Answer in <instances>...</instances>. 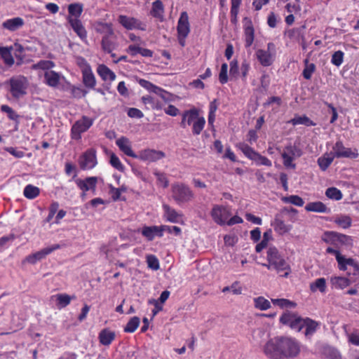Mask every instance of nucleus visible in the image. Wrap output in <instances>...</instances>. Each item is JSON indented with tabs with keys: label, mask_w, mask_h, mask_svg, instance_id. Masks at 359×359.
Masks as SVG:
<instances>
[{
	"label": "nucleus",
	"mask_w": 359,
	"mask_h": 359,
	"mask_svg": "<svg viewBox=\"0 0 359 359\" xmlns=\"http://www.w3.org/2000/svg\"><path fill=\"white\" fill-rule=\"evenodd\" d=\"M262 350L269 359H292L299 355L301 343L294 337L276 336L269 339Z\"/></svg>",
	"instance_id": "nucleus-1"
},
{
	"label": "nucleus",
	"mask_w": 359,
	"mask_h": 359,
	"mask_svg": "<svg viewBox=\"0 0 359 359\" xmlns=\"http://www.w3.org/2000/svg\"><path fill=\"white\" fill-rule=\"evenodd\" d=\"M267 263L262 265L270 271H275L280 276L287 278L291 273V267L285 258L280 255L278 250L274 247H269L266 252Z\"/></svg>",
	"instance_id": "nucleus-2"
},
{
	"label": "nucleus",
	"mask_w": 359,
	"mask_h": 359,
	"mask_svg": "<svg viewBox=\"0 0 359 359\" xmlns=\"http://www.w3.org/2000/svg\"><path fill=\"white\" fill-rule=\"evenodd\" d=\"M205 125V119L200 116L199 109L193 107L185 110L182 115L180 126L185 128L187 126H192V133L194 135H198L203 131Z\"/></svg>",
	"instance_id": "nucleus-3"
},
{
	"label": "nucleus",
	"mask_w": 359,
	"mask_h": 359,
	"mask_svg": "<svg viewBox=\"0 0 359 359\" xmlns=\"http://www.w3.org/2000/svg\"><path fill=\"white\" fill-rule=\"evenodd\" d=\"M321 239L327 244L333 245L338 250L341 247H351L353 245V238L351 236L338 233L333 231H325Z\"/></svg>",
	"instance_id": "nucleus-4"
},
{
	"label": "nucleus",
	"mask_w": 359,
	"mask_h": 359,
	"mask_svg": "<svg viewBox=\"0 0 359 359\" xmlns=\"http://www.w3.org/2000/svg\"><path fill=\"white\" fill-rule=\"evenodd\" d=\"M171 193L173 200L178 205L187 203L194 198V193L191 189L182 182H175L171 185Z\"/></svg>",
	"instance_id": "nucleus-5"
},
{
	"label": "nucleus",
	"mask_w": 359,
	"mask_h": 359,
	"mask_svg": "<svg viewBox=\"0 0 359 359\" xmlns=\"http://www.w3.org/2000/svg\"><path fill=\"white\" fill-rule=\"evenodd\" d=\"M236 147L241 150L248 158L253 161L257 165L272 166V162L270 159L262 156L248 144L239 142L236 144Z\"/></svg>",
	"instance_id": "nucleus-6"
},
{
	"label": "nucleus",
	"mask_w": 359,
	"mask_h": 359,
	"mask_svg": "<svg viewBox=\"0 0 359 359\" xmlns=\"http://www.w3.org/2000/svg\"><path fill=\"white\" fill-rule=\"evenodd\" d=\"M76 173L73 177L76 187L81 191V198L84 199L88 191H92L93 194L96 191L97 184L98 182L97 177H87L85 179L76 178Z\"/></svg>",
	"instance_id": "nucleus-7"
},
{
	"label": "nucleus",
	"mask_w": 359,
	"mask_h": 359,
	"mask_svg": "<svg viewBox=\"0 0 359 359\" xmlns=\"http://www.w3.org/2000/svg\"><path fill=\"white\" fill-rule=\"evenodd\" d=\"M93 124V119L83 116L81 119L77 120L72 126L71 138L74 140H80L81 134L86 132Z\"/></svg>",
	"instance_id": "nucleus-8"
},
{
	"label": "nucleus",
	"mask_w": 359,
	"mask_h": 359,
	"mask_svg": "<svg viewBox=\"0 0 359 359\" xmlns=\"http://www.w3.org/2000/svg\"><path fill=\"white\" fill-rule=\"evenodd\" d=\"M177 39L182 47L185 46L186 38L190 33L189 15L186 11L181 13L177 25Z\"/></svg>",
	"instance_id": "nucleus-9"
},
{
	"label": "nucleus",
	"mask_w": 359,
	"mask_h": 359,
	"mask_svg": "<svg viewBox=\"0 0 359 359\" xmlns=\"http://www.w3.org/2000/svg\"><path fill=\"white\" fill-rule=\"evenodd\" d=\"M302 155V150L295 145H287L281 154L283 165L287 168L295 169L296 165L293 161Z\"/></svg>",
	"instance_id": "nucleus-10"
},
{
	"label": "nucleus",
	"mask_w": 359,
	"mask_h": 359,
	"mask_svg": "<svg viewBox=\"0 0 359 359\" xmlns=\"http://www.w3.org/2000/svg\"><path fill=\"white\" fill-rule=\"evenodd\" d=\"M118 22L127 30L137 29L145 31L147 29V24L134 17L120 15L118 18Z\"/></svg>",
	"instance_id": "nucleus-11"
},
{
	"label": "nucleus",
	"mask_w": 359,
	"mask_h": 359,
	"mask_svg": "<svg viewBox=\"0 0 359 359\" xmlns=\"http://www.w3.org/2000/svg\"><path fill=\"white\" fill-rule=\"evenodd\" d=\"M213 221L219 225L226 224V220L231 216V212L228 207L215 205L210 212Z\"/></svg>",
	"instance_id": "nucleus-12"
},
{
	"label": "nucleus",
	"mask_w": 359,
	"mask_h": 359,
	"mask_svg": "<svg viewBox=\"0 0 359 359\" xmlns=\"http://www.w3.org/2000/svg\"><path fill=\"white\" fill-rule=\"evenodd\" d=\"M97 163L96 151L93 149L86 150L79 159L80 168L83 170H91Z\"/></svg>",
	"instance_id": "nucleus-13"
},
{
	"label": "nucleus",
	"mask_w": 359,
	"mask_h": 359,
	"mask_svg": "<svg viewBox=\"0 0 359 359\" xmlns=\"http://www.w3.org/2000/svg\"><path fill=\"white\" fill-rule=\"evenodd\" d=\"M61 245L59 244H54L51 246L44 248L33 254L29 255L26 257L25 261L29 264H35L38 261H41L46 257L53 252L60 249Z\"/></svg>",
	"instance_id": "nucleus-14"
},
{
	"label": "nucleus",
	"mask_w": 359,
	"mask_h": 359,
	"mask_svg": "<svg viewBox=\"0 0 359 359\" xmlns=\"http://www.w3.org/2000/svg\"><path fill=\"white\" fill-rule=\"evenodd\" d=\"M332 149L334 151L332 156H334V158H355L359 156L356 149H355V151H352L351 148L345 147L341 140L336 142Z\"/></svg>",
	"instance_id": "nucleus-15"
},
{
	"label": "nucleus",
	"mask_w": 359,
	"mask_h": 359,
	"mask_svg": "<svg viewBox=\"0 0 359 359\" xmlns=\"http://www.w3.org/2000/svg\"><path fill=\"white\" fill-rule=\"evenodd\" d=\"M10 92L14 98H20L26 94L25 78L10 79Z\"/></svg>",
	"instance_id": "nucleus-16"
},
{
	"label": "nucleus",
	"mask_w": 359,
	"mask_h": 359,
	"mask_svg": "<svg viewBox=\"0 0 359 359\" xmlns=\"http://www.w3.org/2000/svg\"><path fill=\"white\" fill-rule=\"evenodd\" d=\"M165 154L163 151L151 149H146L140 151L135 158L143 161L155 162L163 158Z\"/></svg>",
	"instance_id": "nucleus-17"
},
{
	"label": "nucleus",
	"mask_w": 359,
	"mask_h": 359,
	"mask_svg": "<svg viewBox=\"0 0 359 359\" xmlns=\"http://www.w3.org/2000/svg\"><path fill=\"white\" fill-rule=\"evenodd\" d=\"M273 43L267 44V50L258 49L256 53V57L259 63L264 67H269L272 65L273 59L270 50L274 48Z\"/></svg>",
	"instance_id": "nucleus-18"
},
{
	"label": "nucleus",
	"mask_w": 359,
	"mask_h": 359,
	"mask_svg": "<svg viewBox=\"0 0 359 359\" xmlns=\"http://www.w3.org/2000/svg\"><path fill=\"white\" fill-rule=\"evenodd\" d=\"M326 253L334 255L338 263V268L340 271H346L347 266H351L354 264V259L352 258H346L343 256L339 250L334 249V248L328 247L326 249Z\"/></svg>",
	"instance_id": "nucleus-19"
},
{
	"label": "nucleus",
	"mask_w": 359,
	"mask_h": 359,
	"mask_svg": "<svg viewBox=\"0 0 359 359\" xmlns=\"http://www.w3.org/2000/svg\"><path fill=\"white\" fill-rule=\"evenodd\" d=\"M141 233L148 241H153L156 236L158 238L163 236L161 225L144 226L141 229Z\"/></svg>",
	"instance_id": "nucleus-20"
},
{
	"label": "nucleus",
	"mask_w": 359,
	"mask_h": 359,
	"mask_svg": "<svg viewBox=\"0 0 359 359\" xmlns=\"http://www.w3.org/2000/svg\"><path fill=\"white\" fill-rule=\"evenodd\" d=\"M67 20L78 36L83 41L86 40L87 38V31L81 21L78 18H74L72 17H67Z\"/></svg>",
	"instance_id": "nucleus-21"
},
{
	"label": "nucleus",
	"mask_w": 359,
	"mask_h": 359,
	"mask_svg": "<svg viewBox=\"0 0 359 359\" xmlns=\"http://www.w3.org/2000/svg\"><path fill=\"white\" fill-rule=\"evenodd\" d=\"M162 207L164 211L163 217L166 221L172 223H179L182 219L183 215L169 205L163 204Z\"/></svg>",
	"instance_id": "nucleus-22"
},
{
	"label": "nucleus",
	"mask_w": 359,
	"mask_h": 359,
	"mask_svg": "<svg viewBox=\"0 0 359 359\" xmlns=\"http://www.w3.org/2000/svg\"><path fill=\"white\" fill-rule=\"evenodd\" d=\"M119 149L128 156L135 158L137 154L133 151L130 140L126 137H121L116 141Z\"/></svg>",
	"instance_id": "nucleus-23"
},
{
	"label": "nucleus",
	"mask_w": 359,
	"mask_h": 359,
	"mask_svg": "<svg viewBox=\"0 0 359 359\" xmlns=\"http://www.w3.org/2000/svg\"><path fill=\"white\" fill-rule=\"evenodd\" d=\"M116 36L115 33H112V35L110 34L102 36L101 41V46L102 49L107 53H111L116 48Z\"/></svg>",
	"instance_id": "nucleus-24"
},
{
	"label": "nucleus",
	"mask_w": 359,
	"mask_h": 359,
	"mask_svg": "<svg viewBox=\"0 0 359 359\" xmlns=\"http://www.w3.org/2000/svg\"><path fill=\"white\" fill-rule=\"evenodd\" d=\"M140 85L143 87L144 88L147 89L149 92H152L158 95H159L161 97H162L163 100H166L167 98L165 96V94L167 93L165 90L162 89L161 88L154 85L151 82L145 80V79H140L139 81Z\"/></svg>",
	"instance_id": "nucleus-25"
},
{
	"label": "nucleus",
	"mask_w": 359,
	"mask_h": 359,
	"mask_svg": "<svg viewBox=\"0 0 359 359\" xmlns=\"http://www.w3.org/2000/svg\"><path fill=\"white\" fill-rule=\"evenodd\" d=\"M24 25V20L20 17H16L5 20L2 24V27L11 32H15L20 29Z\"/></svg>",
	"instance_id": "nucleus-26"
},
{
	"label": "nucleus",
	"mask_w": 359,
	"mask_h": 359,
	"mask_svg": "<svg viewBox=\"0 0 359 359\" xmlns=\"http://www.w3.org/2000/svg\"><path fill=\"white\" fill-rule=\"evenodd\" d=\"M43 76L45 83L50 87L56 88L60 84V74L53 70L46 71Z\"/></svg>",
	"instance_id": "nucleus-27"
},
{
	"label": "nucleus",
	"mask_w": 359,
	"mask_h": 359,
	"mask_svg": "<svg viewBox=\"0 0 359 359\" xmlns=\"http://www.w3.org/2000/svg\"><path fill=\"white\" fill-rule=\"evenodd\" d=\"M116 334L109 328L102 330L98 335L100 343L104 346H109L115 339Z\"/></svg>",
	"instance_id": "nucleus-28"
},
{
	"label": "nucleus",
	"mask_w": 359,
	"mask_h": 359,
	"mask_svg": "<svg viewBox=\"0 0 359 359\" xmlns=\"http://www.w3.org/2000/svg\"><path fill=\"white\" fill-rule=\"evenodd\" d=\"M320 326V323L310 318L304 319L303 327H305L304 334L306 337H311L316 332Z\"/></svg>",
	"instance_id": "nucleus-29"
},
{
	"label": "nucleus",
	"mask_w": 359,
	"mask_h": 359,
	"mask_svg": "<svg viewBox=\"0 0 359 359\" xmlns=\"http://www.w3.org/2000/svg\"><path fill=\"white\" fill-rule=\"evenodd\" d=\"M305 26L301 27H296L289 29L285 32V35L292 41H299L300 40L304 41V30Z\"/></svg>",
	"instance_id": "nucleus-30"
},
{
	"label": "nucleus",
	"mask_w": 359,
	"mask_h": 359,
	"mask_svg": "<svg viewBox=\"0 0 359 359\" xmlns=\"http://www.w3.org/2000/svg\"><path fill=\"white\" fill-rule=\"evenodd\" d=\"M97 72L103 81H113L116 77L115 73L105 65H100L97 67Z\"/></svg>",
	"instance_id": "nucleus-31"
},
{
	"label": "nucleus",
	"mask_w": 359,
	"mask_h": 359,
	"mask_svg": "<svg viewBox=\"0 0 359 359\" xmlns=\"http://www.w3.org/2000/svg\"><path fill=\"white\" fill-rule=\"evenodd\" d=\"M330 283L332 288L343 290L350 285L351 280L346 277L334 276L331 278Z\"/></svg>",
	"instance_id": "nucleus-32"
},
{
	"label": "nucleus",
	"mask_w": 359,
	"mask_h": 359,
	"mask_svg": "<svg viewBox=\"0 0 359 359\" xmlns=\"http://www.w3.org/2000/svg\"><path fill=\"white\" fill-rule=\"evenodd\" d=\"M52 298H55L56 305L58 309H61L67 306L71 301L75 299V296L71 297L66 293H60L53 296Z\"/></svg>",
	"instance_id": "nucleus-33"
},
{
	"label": "nucleus",
	"mask_w": 359,
	"mask_h": 359,
	"mask_svg": "<svg viewBox=\"0 0 359 359\" xmlns=\"http://www.w3.org/2000/svg\"><path fill=\"white\" fill-rule=\"evenodd\" d=\"M305 210L308 212L325 213L329 212V208L321 201L311 202L306 204Z\"/></svg>",
	"instance_id": "nucleus-34"
},
{
	"label": "nucleus",
	"mask_w": 359,
	"mask_h": 359,
	"mask_svg": "<svg viewBox=\"0 0 359 359\" xmlns=\"http://www.w3.org/2000/svg\"><path fill=\"white\" fill-rule=\"evenodd\" d=\"M273 226L275 231L280 235L288 233L292 228L291 224H287L283 220L277 217L274 219Z\"/></svg>",
	"instance_id": "nucleus-35"
},
{
	"label": "nucleus",
	"mask_w": 359,
	"mask_h": 359,
	"mask_svg": "<svg viewBox=\"0 0 359 359\" xmlns=\"http://www.w3.org/2000/svg\"><path fill=\"white\" fill-rule=\"evenodd\" d=\"M310 290L312 292H316L317 291L320 292L324 294L326 292L327 290V284L326 280L325 278H319L315 280V281L312 282L309 285Z\"/></svg>",
	"instance_id": "nucleus-36"
},
{
	"label": "nucleus",
	"mask_w": 359,
	"mask_h": 359,
	"mask_svg": "<svg viewBox=\"0 0 359 359\" xmlns=\"http://www.w3.org/2000/svg\"><path fill=\"white\" fill-rule=\"evenodd\" d=\"M164 13V6L161 0H156L152 3V7L150 11L151 15L154 18L163 20Z\"/></svg>",
	"instance_id": "nucleus-37"
},
{
	"label": "nucleus",
	"mask_w": 359,
	"mask_h": 359,
	"mask_svg": "<svg viewBox=\"0 0 359 359\" xmlns=\"http://www.w3.org/2000/svg\"><path fill=\"white\" fill-rule=\"evenodd\" d=\"M82 81L83 85L88 88L94 89L96 86V79L92 69L82 73Z\"/></svg>",
	"instance_id": "nucleus-38"
},
{
	"label": "nucleus",
	"mask_w": 359,
	"mask_h": 359,
	"mask_svg": "<svg viewBox=\"0 0 359 359\" xmlns=\"http://www.w3.org/2000/svg\"><path fill=\"white\" fill-rule=\"evenodd\" d=\"M96 32L102 34L103 36L112 35L114 32L113 25L111 23L97 22L95 25Z\"/></svg>",
	"instance_id": "nucleus-39"
},
{
	"label": "nucleus",
	"mask_w": 359,
	"mask_h": 359,
	"mask_svg": "<svg viewBox=\"0 0 359 359\" xmlns=\"http://www.w3.org/2000/svg\"><path fill=\"white\" fill-rule=\"evenodd\" d=\"M244 34L245 45L246 48H248L252 46L255 38V30L251 22H250L249 25L245 27Z\"/></svg>",
	"instance_id": "nucleus-40"
},
{
	"label": "nucleus",
	"mask_w": 359,
	"mask_h": 359,
	"mask_svg": "<svg viewBox=\"0 0 359 359\" xmlns=\"http://www.w3.org/2000/svg\"><path fill=\"white\" fill-rule=\"evenodd\" d=\"M334 158L332 153L325 154L318 159V165L323 171H325L332 164Z\"/></svg>",
	"instance_id": "nucleus-41"
},
{
	"label": "nucleus",
	"mask_w": 359,
	"mask_h": 359,
	"mask_svg": "<svg viewBox=\"0 0 359 359\" xmlns=\"http://www.w3.org/2000/svg\"><path fill=\"white\" fill-rule=\"evenodd\" d=\"M23 194L28 199H34L39 196L40 189L32 184H27L24 189Z\"/></svg>",
	"instance_id": "nucleus-42"
},
{
	"label": "nucleus",
	"mask_w": 359,
	"mask_h": 359,
	"mask_svg": "<svg viewBox=\"0 0 359 359\" xmlns=\"http://www.w3.org/2000/svg\"><path fill=\"white\" fill-rule=\"evenodd\" d=\"M83 12V5L81 4H71L68 6V13L69 15L67 17H72L74 18L79 19Z\"/></svg>",
	"instance_id": "nucleus-43"
},
{
	"label": "nucleus",
	"mask_w": 359,
	"mask_h": 359,
	"mask_svg": "<svg viewBox=\"0 0 359 359\" xmlns=\"http://www.w3.org/2000/svg\"><path fill=\"white\" fill-rule=\"evenodd\" d=\"M290 123H291L293 126L296 125H305L306 126H316V123H314L312 120H311L309 117L306 116H295L294 118H292L290 121Z\"/></svg>",
	"instance_id": "nucleus-44"
},
{
	"label": "nucleus",
	"mask_w": 359,
	"mask_h": 359,
	"mask_svg": "<svg viewBox=\"0 0 359 359\" xmlns=\"http://www.w3.org/2000/svg\"><path fill=\"white\" fill-rule=\"evenodd\" d=\"M0 55L7 66L11 67L14 64L15 61L9 48L5 47L1 48Z\"/></svg>",
	"instance_id": "nucleus-45"
},
{
	"label": "nucleus",
	"mask_w": 359,
	"mask_h": 359,
	"mask_svg": "<svg viewBox=\"0 0 359 359\" xmlns=\"http://www.w3.org/2000/svg\"><path fill=\"white\" fill-rule=\"evenodd\" d=\"M140 323V318L137 316H134L127 323L123 331L126 333H133L139 327Z\"/></svg>",
	"instance_id": "nucleus-46"
},
{
	"label": "nucleus",
	"mask_w": 359,
	"mask_h": 359,
	"mask_svg": "<svg viewBox=\"0 0 359 359\" xmlns=\"http://www.w3.org/2000/svg\"><path fill=\"white\" fill-rule=\"evenodd\" d=\"M255 307L261 311H266L271 308V303L264 297H258L254 299Z\"/></svg>",
	"instance_id": "nucleus-47"
},
{
	"label": "nucleus",
	"mask_w": 359,
	"mask_h": 359,
	"mask_svg": "<svg viewBox=\"0 0 359 359\" xmlns=\"http://www.w3.org/2000/svg\"><path fill=\"white\" fill-rule=\"evenodd\" d=\"M304 69L302 72V75L304 78L306 80H310L311 79L312 74L316 71V65L313 63H309V60H304Z\"/></svg>",
	"instance_id": "nucleus-48"
},
{
	"label": "nucleus",
	"mask_w": 359,
	"mask_h": 359,
	"mask_svg": "<svg viewBox=\"0 0 359 359\" xmlns=\"http://www.w3.org/2000/svg\"><path fill=\"white\" fill-rule=\"evenodd\" d=\"M271 302L281 309L295 308L297 303L287 299H271Z\"/></svg>",
	"instance_id": "nucleus-49"
},
{
	"label": "nucleus",
	"mask_w": 359,
	"mask_h": 359,
	"mask_svg": "<svg viewBox=\"0 0 359 359\" xmlns=\"http://www.w3.org/2000/svg\"><path fill=\"white\" fill-rule=\"evenodd\" d=\"M334 223L343 229H348L351 226V218L348 215H341L336 217Z\"/></svg>",
	"instance_id": "nucleus-50"
},
{
	"label": "nucleus",
	"mask_w": 359,
	"mask_h": 359,
	"mask_svg": "<svg viewBox=\"0 0 359 359\" xmlns=\"http://www.w3.org/2000/svg\"><path fill=\"white\" fill-rule=\"evenodd\" d=\"M297 316L296 313L286 311L280 316L279 321L282 325L290 327Z\"/></svg>",
	"instance_id": "nucleus-51"
},
{
	"label": "nucleus",
	"mask_w": 359,
	"mask_h": 359,
	"mask_svg": "<svg viewBox=\"0 0 359 359\" xmlns=\"http://www.w3.org/2000/svg\"><path fill=\"white\" fill-rule=\"evenodd\" d=\"M1 111L6 113L7 116L10 120L15 121L17 123H19L20 116L8 105L3 104L1 106Z\"/></svg>",
	"instance_id": "nucleus-52"
},
{
	"label": "nucleus",
	"mask_w": 359,
	"mask_h": 359,
	"mask_svg": "<svg viewBox=\"0 0 359 359\" xmlns=\"http://www.w3.org/2000/svg\"><path fill=\"white\" fill-rule=\"evenodd\" d=\"M55 67V63L50 60H40L33 65L34 69H42L46 71H52L51 69Z\"/></svg>",
	"instance_id": "nucleus-53"
},
{
	"label": "nucleus",
	"mask_w": 359,
	"mask_h": 359,
	"mask_svg": "<svg viewBox=\"0 0 359 359\" xmlns=\"http://www.w3.org/2000/svg\"><path fill=\"white\" fill-rule=\"evenodd\" d=\"M282 201L285 203L293 204L298 207H302L304 204V200L297 195H291L289 196L283 197Z\"/></svg>",
	"instance_id": "nucleus-54"
},
{
	"label": "nucleus",
	"mask_w": 359,
	"mask_h": 359,
	"mask_svg": "<svg viewBox=\"0 0 359 359\" xmlns=\"http://www.w3.org/2000/svg\"><path fill=\"white\" fill-rule=\"evenodd\" d=\"M325 195L327 198L335 201L341 200L343 197L341 191L335 187H330L327 189Z\"/></svg>",
	"instance_id": "nucleus-55"
},
{
	"label": "nucleus",
	"mask_w": 359,
	"mask_h": 359,
	"mask_svg": "<svg viewBox=\"0 0 359 359\" xmlns=\"http://www.w3.org/2000/svg\"><path fill=\"white\" fill-rule=\"evenodd\" d=\"M344 53L341 50L335 51L331 58V62L332 65L339 67L344 62Z\"/></svg>",
	"instance_id": "nucleus-56"
},
{
	"label": "nucleus",
	"mask_w": 359,
	"mask_h": 359,
	"mask_svg": "<svg viewBox=\"0 0 359 359\" xmlns=\"http://www.w3.org/2000/svg\"><path fill=\"white\" fill-rule=\"evenodd\" d=\"M148 267L153 270H158L160 267L158 258L154 255H149L146 257Z\"/></svg>",
	"instance_id": "nucleus-57"
},
{
	"label": "nucleus",
	"mask_w": 359,
	"mask_h": 359,
	"mask_svg": "<svg viewBox=\"0 0 359 359\" xmlns=\"http://www.w3.org/2000/svg\"><path fill=\"white\" fill-rule=\"evenodd\" d=\"M110 164L119 171H123L124 170V165L122 164L118 157L114 153L110 155Z\"/></svg>",
	"instance_id": "nucleus-58"
},
{
	"label": "nucleus",
	"mask_w": 359,
	"mask_h": 359,
	"mask_svg": "<svg viewBox=\"0 0 359 359\" xmlns=\"http://www.w3.org/2000/svg\"><path fill=\"white\" fill-rule=\"evenodd\" d=\"M154 174L156 177L158 184H161L163 188L168 187L169 181L165 173L156 171Z\"/></svg>",
	"instance_id": "nucleus-59"
},
{
	"label": "nucleus",
	"mask_w": 359,
	"mask_h": 359,
	"mask_svg": "<svg viewBox=\"0 0 359 359\" xmlns=\"http://www.w3.org/2000/svg\"><path fill=\"white\" fill-rule=\"evenodd\" d=\"M162 233L163 231H167L168 233H173L175 236H180L182 233V229L179 226H168V225H161Z\"/></svg>",
	"instance_id": "nucleus-60"
},
{
	"label": "nucleus",
	"mask_w": 359,
	"mask_h": 359,
	"mask_svg": "<svg viewBox=\"0 0 359 359\" xmlns=\"http://www.w3.org/2000/svg\"><path fill=\"white\" fill-rule=\"evenodd\" d=\"M228 65L226 63H223L221 66L220 72L219 74V81L222 84H224L228 81Z\"/></svg>",
	"instance_id": "nucleus-61"
},
{
	"label": "nucleus",
	"mask_w": 359,
	"mask_h": 359,
	"mask_svg": "<svg viewBox=\"0 0 359 359\" xmlns=\"http://www.w3.org/2000/svg\"><path fill=\"white\" fill-rule=\"evenodd\" d=\"M304 319V318L297 316L290 327L292 330L300 332L303 328Z\"/></svg>",
	"instance_id": "nucleus-62"
},
{
	"label": "nucleus",
	"mask_w": 359,
	"mask_h": 359,
	"mask_svg": "<svg viewBox=\"0 0 359 359\" xmlns=\"http://www.w3.org/2000/svg\"><path fill=\"white\" fill-rule=\"evenodd\" d=\"M76 63L78 66L81 69V72L88 71L91 69L90 65L88 63L86 60L83 57H78L76 58Z\"/></svg>",
	"instance_id": "nucleus-63"
},
{
	"label": "nucleus",
	"mask_w": 359,
	"mask_h": 359,
	"mask_svg": "<svg viewBox=\"0 0 359 359\" xmlns=\"http://www.w3.org/2000/svg\"><path fill=\"white\" fill-rule=\"evenodd\" d=\"M87 93H88L87 90H86L80 87L73 86V88H72V94L74 97H76V98H81V97H86Z\"/></svg>",
	"instance_id": "nucleus-64"
}]
</instances>
